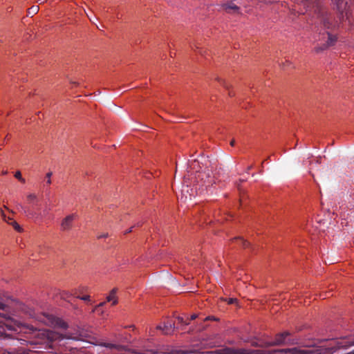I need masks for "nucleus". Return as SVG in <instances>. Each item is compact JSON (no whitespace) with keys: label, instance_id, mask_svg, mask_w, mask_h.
Returning a JSON list of instances; mask_svg holds the SVG:
<instances>
[{"label":"nucleus","instance_id":"nucleus-3","mask_svg":"<svg viewBox=\"0 0 354 354\" xmlns=\"http://www.w3.org/2000/svg\"><path fill=\"white\" fill-rule=\"evenodd\" d=\"M290 333L288 331L277 334L274 340L272 342L267 343V346L274 345L294 344L295 342L293 339L288 338Z\"/></svg>","mask_w":354,"mask_h":354},{"label":"nucleus","instance_id":"nucleus-21","mask_svg":"<svg viewBox=\"0 0 354 354\" xmlns=\"http://www.w3.org/2000/svg\"><path fill=\"white\" fill-rule=\"evenodd\" d=\"M323 25L326 28H330V21L328 17H324L322 20Z\"/></svg>","mask_w":354,"mask_h":354},{"label":"nucleus","instance_id":"nucleus-26","mask_svg":"<svg viewBox=\"0 0 354 354\" xmlns=\"http://www.w3.org/2000/svg\"><path fill=\"white\" fill-rule=\"evenodd\" d=\"M53 175V173L51 171L50 172H48L46 175V184L47 185H50L51 184V176Z\"/></svg>","mask_w":354,"mask_h":354},{"label":"nucleus","instance_id":"nucleus-31","mask_svg":"<svg viewBox=\"0 0 354 354\" xmlns=\"http://www.w3.org/2000/svg\"><path fill=\"white\" fill-rule=\"evenodd\" d=\"M196 317H197V315H196V314H193V315L190 317V318H189V320H194V319H195Z\"/></svg>","mask_w":354,"mask_h":354},{"label":"nucleus","instance_id":"nucleus-35","mask_svg":"<svg viewBox=\"0 0 354 354\" xmlns=\"http://www.w3.org/2000/svg\"><path fill=\"white\" fill-rule=\"evenodd\" d=\"M252 345L254 346H258V344H257V342H252Z\"/></svg>","mask_w":354,"mask_h":354},{"label":"nucleus","instance_id":"nucleus-11","mask_svg":"<svg viewBox=\"0 0 354 354\" xmlns=\"http://www.w3.org/2000/svg\"><path fill=\"white\" fill-rule=\"evenodd\" d=\"M102 346L110 348H115L118 351H124L125 348V346L118 344H110V343H103L101 344Z\"/></svg>","mask_w":354,"mask_h":354},{"label":"nucleus","instance_id":"nucleus-7","mask_svg":"<svg viewBox=\"0 0 354 354\" xmlns=\"http://www.w3.org/2000/svg\"><path fill=\"white\" fill-rule=\"evenodd\" d=\"M0 317L3 318H7L5 315L0 313ZM6 330H13L14 328L8 324H6L0 321V338L3 339H8L10 337V335L6 333Z\"/></svg>","mask_w":354,"mask_h":354},{"label":"nucleus","instance_id":"nucleus-12","mask_svg":"<svg viewBox=\"0 0 354 354\" xmlns=\"http://www.w3.org/2000/svg\"><path fill=\"white\" fill-rule=\"evenodd\" d=\"M308 8L310 9L315 8V10L318 8V0H305Z\"/></svg>","mask_w":354,"mask_h":354},{"label":"nucleus","instance_id":"nucleus-5","mask_svg":"<svg viewBox=\"0 0 354 354\" xmlns=\"http://www.w3.org/2000/svg\"><path fill=\"white\" fill-rule=\"evenodd\" d=\"M77 218V215L75 214H69L62 219L61 222V230L68 231L73 227V223L75 219Z\"/></svg>","mask_w":354,"mask_h":354},{"label":"nucleus","instance_id":"nucleus-6","mask_svg":"<svg viewBox=\"0 0 354 354\" xmlns=\"http://www.w3.org/2000/svg\"><path fill=\"white\" fill-rule=\"evenodd\" d=\"M158 330L162 331L164 335H170L171 334L175 328V324L171 321H167L164 322L163 325H158L156 326Z\"/></svg>","mask_w":354,"mask_h":354},{"label":"nucleus","instance_id":"nucleus-34","mask_svg":"<svg viewBox=\"0 0 354 354\" xmlns=\"http://www.w3.org/2000/svg\"><path fill=\"white\" fill-rule=\"evenodd\" d=\"M234 143H235V140H232L230 142V145L233 147V146L234 145Z\"/></svg>","mask_w":354,"mask_h":354},{"label":"nucleus","instance_id":"nucleus-9","mask_svg":"<svg viewBox=\"0 0 354 354\" xmlns=\"http://www.w3.org/2000/svg\"><path fill=\"white\" fill-rule=\"evenodd\" d=\"M89 335L87 331L82 328H78L75 333V336H74L73 338L75 339H83L84 338H86Z\"/></svg>","mask_w":354,"mask_h":354},{"label":"nucleus","instance_id":"nucleus-16","mask_svg":"<svg viewBox=\"0 0 354 354\" xmlns=\"http://www.w3.org/2000/svg\"><path fill=\"white\" fill-rule=\"evenodd\" d=\"M27 200L29 203H36L37 201V196L35 194H29L27 195Z\"/></svg>","mask_w":354,"mask_h":354},{"label":"nucleus","instance_id":"nucleus-32","mask_svg":"<svg viewBox=\"0 0 354 354\" xmlns=\"http://www.w3.org/2000/svg\"><path fill=\"white\" fill-rule=\"evenodd\" d=\"M222 84L223 85V86H225L227 89L229 88L228 87V85L225 84V82L224 81L222 82Z\"/></svg>","mask_w":354,"mask_h":354},{"label":"nucleus","instance_id":"nucleus-30","mask_svg":"<svg viewBox=\"0 0 354 354\" xmlns=\"http://www.w3.org/2000/svg\"><path fill=\"white\" fill-rule=\"evenodd\" d=\"M47 336H48V338L49 339H53V333L52 332H50V331H48L47 332Z\"/></svg>","mask_w":354,"mask_h":354},{"label":"nucleus","instance_id":"nucleus-33","mask_svg":"<svg viewBox=\"0 0 354 354\" xmlns=\"http://www.w3.org/2000/svg\"><path fill=\"white\" fill-rule=\"evenodd\" d=\"M252 167H253V166H252V165L249 166V167H248V169H247V173H248V171H249L250 169H252Z\"/></svg>","mask_w":354,"mask_h":354},{"label":"nucleus","instance_id":"nucleus-36","mask_svg":"<svg viewBox=\"0 0 354 354\" xmlns=\"http://www.w3.org/2000/svg\"><path fill=\"white\" fill-rule=\"evenodd\" d=\"M46 0H38V1L39 2V3H43L46 1Z\"/></svg>","mask_w":354,"mask_h":354},{"label":"nucleus","instance_id":"nucleus-8","mask_svg":"<svg viewBox=\"0 0 354 354\" xmlns=\"http://www.w3.org/2000/svg\"><path fill=\"white\" fill-rule=\"evenodd\" d=\"M17 208L18 210L22 211L24 214H25L27 216L33 218L35 217L37 215L36 213L34 211H32L30 207L24 206L21 203L17 204Z\"/></svg>","mask_w":354,"mask_h":354},{"label":"nucleus","instance_id":"nucleus-40","mask_svg":"<svg viewBox=\"0 0 354 354\" xmlns=\"http://www.w3.org/2000/svg\"><path fill=\"white\" fill-rule=\"evenodd\" d=\"M84 288V287H82V288L80 290V292L83 290Z\"/></svg>","mask_w":354,"mask_h":354},{"label":"nucleus","instance_id":"nucleus-23","mask_svg":"<svg viewBox=\"0 0 354 354\" xmlns=\"http://www.w3.org/2000/svg\"><path fill=\"white\" fill-rule=\"evenodd\" d=\"M236 240L237 241H239L240 243L243 245V248H247V247H249L250 245V243L242 239H240V238H236Z\"/></svg>","mask_w":354,"mask_h":354},{"label":"nucleus","instance_id":"nucleus-18","mask_svg":"<svg viewBox=\"0 0 354 354\" xmlns=\"http://www.w3.org/2000/svg\"><path fill=\"white\" fill-rule=\"evenodd\" d=\"M9 224H10L16 231L19 232H21L22 231L21 227L16 221H9Z\"/></svg>","mask_w":354,"mask_h":354},{"label":"nucleus","instance_id":"nucleus-19","mask_svg":"<svg viewBox=\"0 0 354 354\" xmlns=\"http://www.w3.org/2000/svg\"><path fill=\"white\" fill-rule=\"evenodd\" d=\"M0 214L4 221L9 223V221H12V218L7 216L3 209H0Z\"/></svg>","mask_w":354,"mask_h":354},{"label":"nucleus","instance_id":"nucleus-38","mask_svg":"<svg viewBox=\"0 0 354 354\" xmlns=\"http://www.w3.org/2000/svg\"><path fill=\"white\" fill-rule=\"evenodd\" d=\"M131 232V229H128V231L127 232V233H129V232Z\"/></svg>","mask_w":354,"mask_h":354},{"label":"nucleus","instance_id":"nucleus-28","mask_svg":"<svg viewBox=\"0 0 354 354\" xmlns=\"http://www.w3.org/2000/svg\"><path fill=\"white\" fill-rule=\"evenodd\" d=\"M236 302H237V299H235V298H229V299H227V303L229 304H235Z\"/></svg>","mask_w":354,"mask_h":354},{"label":"nucleus","instance_id":"nucleus-14","mask_svg":"<svg viewBox=\"0 0 354 354\" xmlns=\"http://www.w3.org/2000/svg\"><path fill=\"white\" fill-rule=\"evenodd\" d=\"M223 6H224V8L226 10H232L234 12H236V11H237L239 10V8L234 3H233L232 2L226 3Z\"/></svg>","mask_w":354,"mask_h":354},{"label":"nucleus","instance_id":"nucleus-17","mask_svg":"<svg viewBox=\"0 0 354 354\" xmlns=\"http://www.w3.org/2000/svg\"><path fill=\"white\" fill-rule=\"evenodd\" d=\"M328 48V46L326 44H323L321 46L315 47V50L316 53H321V52L325 50Z\"/></svg>","mask_w":354,"mask_h":354},{"label":"nucleus","instance_id":"nucleus-20","mask_svg":"<svg viewBox=\"0 0 354 354\" xmlns=\"http://www.w3.org/2000/svg\"><path fill=\"white\" fill-rule=\"evenodd\" d=\"M177 320H178V324L188 325L189 324V322L187 321L188 319L185 320L183 317H178Z\"/></svg>","mask_w":354,"mask_h":354},{"label":"nucleus","instance_id":"nucleus-15","mask_svg":"<svg viewBox=\"0 0 354 354\" xmlns=\"http://www.w3.org/2000/svg\"><path fill=\"white\" fill-rule=\"evenodd\" d=\"M39 11V6H33L31 8H30L28 10V15H33L37 13Z\"/></svg>","mask_w":354,"mask_h":354},{"label":"nucleus","instance_id":"nucleus-13","mask_svg":"<svg viewBox=\"0 0 354 354\" xmlns=\"http://www.w3.org/2000/svg\"><path fill=\"white\" fill-rule=\"evenodd\" d=\"M328 34V41L326 43V44L330 47V46H333L336 41H337V37L335 36H333V35L330 34L329 32H327Z\"/></svg>","mask_w":354,"mask_h":354},{"label":"nucleus","instance_id":"nucleus-39","mask_svg":"<svg viewBox=\"0 0 354 354\" xmlns=\"http://www.w3.org/2000/svg\"><path fill=\"white\" fill-rule=\"evenodd\" d=\"M229 95H230V96L232 95V93L230 91L229 92Z\"/></svg>","mask_w":354,"mask_h":354},{"label":"nucleus","instance_id":"nucleus-37","mask_svg":"<svg viewBox=\"0 0 354 354\" xmlns=\"http://www.w3.org/2000/svg\"><path fill=\"white\" fill-rule=\"evenodd\" d=\"M205 319H216L215 318H213V317H207L205 318Z\"/></svg>","mask_w":354,"mask_h":354},{"label":"nucleus","instance_id":"nucleus-22","mask_svg":"<svg viewBox=\"0 0 354 354\" xmlns=\"http://www.w3.org/2000/svg\"><path fill=\"white\" fill-rule=\"evenodd\" d=\"M74 295H75V297L83 300V301H90V296L89 295H84V296H80L77 295V290H75Z\"/></svg>","mask_w":354,"mask_h":354},{"label":"nucleus","instance_id":"nucleus-24","mask_svg":"<svg viewBox=\"0 0 354 354\" xmlns=\"http://www.w3.org/2000/svg\"><path fill=\"white\" fill-rule=\"evenodd\" d=\"M15 177L16 178H17L19 180H20L21 182L22 183H25V179L24 178H22L21 176V174L19 171H17L15 174Z\"/></svg>","mask_w":354,"mask_h":354},{"label":"nucleus","instance_id":"nucleus-29","mask_svg":"<svg viewBox=\"0 0 354 354\" xmlns=\"http://www.w3.org/2000/svg\"><path fill=\"white\" fill-rule=\"evenodd\" d=\"M108 236V234H102L98 236V239L106 238Z\"/></svg>","mask_w":354,"mask_h":354},{"label":"nucleus","instance_id":"nucleus-1","mask_svg":"<svg viewBox=\"0 0 354 354\" xmlns=\"http://www.w3.org/2000/svg\"><path fill=\"white\" fill-rule=\"evenodd\" d=\"M39 322L50 326H54L62 329L68 327L67 324L59 317H56L48 313H42L37 317Z\"/></svg>","mask_w":354,"mask_h":354},{"label":"nucleus","instance_id":"nucleus-10","mask_svg":"<svg viewBox=\"0 0 354 354\" xmlns=\"http://www.w3.org/2000/svg\"><path fill=\"white\" fill-rule=\"evenodd\" d=\"M116 289H113L109 295L106 297V301L110 302L112 301L113 305H115L118 303V299L115 297Z\"/></svg>","mask_w":354,"mask_h":354},{"label":"nucleus","instance_id":"nucleus-27","mask_svg":"<svg viewBox=\"0 0 354 354\" xmlns=\"http://www.w3.org/2000/svg\"><path fill=\"white\" fill-rule=\"evenodd\" d=\"M6 305L3 303V299L0 297V310H4Z\"/></svg>","mask_w":354,"mask_h":354},{"label":"nucleus","instance_id":"nucleus-25","mask_svg":"<svg viewBox=\"0 0 354 354\" xmlns=\"http://www.w3.org/2000/svg\"><path fill=\"white\" fill-rule=\"evenodd\" d=\"M104 304H105V302H101L100 304H99L94 308V309L93 310V312H99V313L102 314L103 312L102 311L100 312V308L101 307H102Z\"/></svg>","mask_w":354,"mask_h":354},{"label":"nucleus","instance_id":"nucleus-2","mask_svg":"<svg viewBox=\"0 0 354 354\" xmlns=\"http://www.w3.org/2000/svg\"><path fill=\"white\" fill-rule=\"evenodd\" d=\"M217 354H268L261 350L246 348H223L216 351Z\"/></svg>","mask_w":354,"mask_h":354},{"label":"nucleus","instance_id":"nucleus-4","mask_svg":"<svg viewBox=\"0 0 354 354\" xmlns=\"http://www.w3.org/2000/svg\"><path fill=\"white\" fill-rule=\"evenodd\" d=\"M271 354H320L319 353H317L314 350L306 349V350H300L297 348H285V349H278L274 350L270 352Z\"/></svg>","mask_w":354,"mask_h":354}]
</instances>
